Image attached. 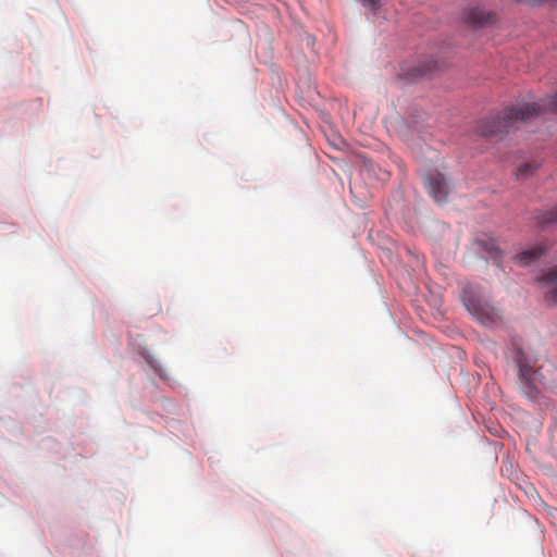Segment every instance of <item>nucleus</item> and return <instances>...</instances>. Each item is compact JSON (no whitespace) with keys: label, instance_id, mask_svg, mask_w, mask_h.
Here are the masks:
<instances>
[{"label":"nucleus","instance_id":"obj_5","mask_svg":"<svg viewBox=\"0 0 557 557\" xmlns=\"http://www.w3.org/2000/svg\"><path fill=\"white\" fill-rule=\"evenodd\" d=\"M463 20L470 27L480 28L493 24L495 15L476 5L465 12Z\"/></svg>","mask_w":557,"mask_h":557},{"label":"nucleus","instance_id":"obj_7","mask_svg":"<svg viewBox=\"0 0 557 557\" xmlns=\"http://www.w3.org/2000/svg\"><path fill=\"white\" fill-rule=\"evenodd\" d=\"M545 251V247L542 245H536L530 249L523 250L520 252L516 259L521 265H528L531 262L535 261L540 258Z\"/></svg>","mask_w":557,"mask_h":557},{"label":"nucleus","instance_id":"obj_12","mask_svg":"<svg viewBox=\"0 0 557 557\" xmlns=\"http://www.w3.org/2000/svg\"><path fill=\"white\" fill-rule=\"evenodd\" d=\"M435 67H436L435 62L434 61H430V62H428L423 66H420L418 69H413L412 73H409V75L412 78L421 77V76L428 74L429 72H431L432 70H434Z\"/></svg>","mask_w":557,"mask_h":557},{"label":"nucleus","instance_id":"obj_6","mask_svg":"<svg viewBox=\"0 0 557 557\" xmlns=\"http://www.w3.org/2000/svg\"><path fill=\"white\" fill-rule=\"evenodd\" d=\"M536 372L532 371L527 367H520V389L521 393L532 399L536 400L539 396V391L536 386L532 383V376L535 375Z\"/></svg>","mask_w":557,"mask_h":557},{"label":"nucleus","instance_id":"obj_4","mask_svg":"<svg viewBox=\"0 0 557 557\" xmlns=\"http://www.w3.org/2000/svg\"><path fill=\"white\" fill-rule=\"evenodd\" d=\"M544 298L547 302L557 305V264L545 271L539 277Z\"/></svg>","mask_w":557,"mask_h":557},{"label":"nucleus","instance_id":"obj_3","mask_svg":"<svg viewBox=\"0 0 557 557\" xmlns=\"http://www.w3.org/2000/svg\"><path fill=\"white\" fill-rule=\"evenodd\" d=\"M425 187L428 188L431 197L437 202L446 201L448 194V185L445 176L440 172H432L423 178Z\"/></svg>","mask_w":557,"mask_h":557},{"label":"nucleus","instance_id":"obj_2","mask_svg":"<svg viewBox=\"0 0 557 557\" xmlns=\"http://www.w3.org/2000/svg\"><path fill=\"white\" fill-rule=\"evenodd\" d=\"M461 299L469 313L483 325H493L499 320L497 310L472 285L463 287Z\"/></svg>","mask_w":557,"mask_h":557},{"label":"nucleus","instance_id":"obj_8","mask_svg":"<svg viewBox=\"0 0 557 557\" xmlns=\"http://www.w3.org/2000/svg\"><path fill=\"white\" fill-rule=\"evenodd\" d=\"M368 18L376 22L380 17L385 18L382 13L385 11V2H363Z\"/></svg>","mask_w":557,"mask_h":557},{"label":"nucleus","instance_id":"obj_10","mask_svg":"<svg viewBox=\"0 0 557 557\" xmlns=\"http://www.w3.org/2000/svg\"><path fill=\"white\" fill-rule=\"evenodd\" d=\"M479 244L482 245L483 250L486 251L490 257L495 259L499 257L500 250L493 239L486 242L479 240Z\"/></svg>","mask_w":557,"mask_h":557},{"label":"nucleus","instance_id":"obj_9","mask_svg":"<svg viewBox=\"0 0 557 557\" xmlns=\"http://www.w3.org/2000/svg\"><path fill=\"white\" fill-rule=\"evenodd\" d=\"M539 168L540 164L536 162H525L517 169L516 176L518 180H527L532 176Z\"/></svg>","mask_w":557,"mask_h":557},{"label":"nucleus","instance_id":"obj_11","mask_svg":"<svg viewBox=\"0 0 557 557\" xmlns=\"http://www.w3.org/2000/svg\"><path fill=\"white\" fill-rule=\"evenodd\" d=\"M552 223H557V207L550 211L543 213L539 218V224L542 226H545V225H548Z\"/></svg>","mask_w":557,"mask_h":557},{"label":"nucleus","instance_id":"obj_1","mask_svg":"<svg viewBox=\"0 0 557 557\" xmlns=\"http://www.w3.org/2000/svg\"><path fill=\"white\" fill-rule=\"evenodd\" d=\"M544 113L557 114V91L536 102L518 103L505 108L500 113L482 119L478 122L476 133L483 137H503L518 125Z\"/></svg>","mask_w":557,"mask_h":557}]
</instances>
